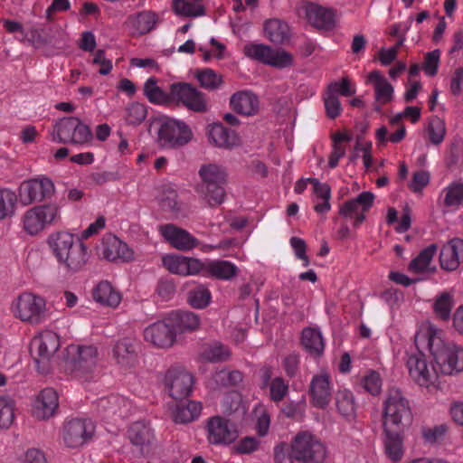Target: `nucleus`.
<instances>
[{
  "instance_id": "nucleus-46",
  "label": "nucleus",
  "mask_w": 463,
  "mask_h": 463,
  "mask_svg": "<svg viewBox=\"0 0 463 463\" xmlns=\"http://www.w3.org/2000/svg\"><path fill=\"white\" fill-rule=\"evenodd\" d=\"M436 251L437 246L435 244H431L423 249L418 256L411 261L409 270L413 273H421L428 270Z\"/></svg>"
},
{
  "instance_id": "nucleus-4",
  "label": "nucleus",
  "mask_w": 463,
  "mask_h": 463,
  "mask_svg": "<svg viewBox=\"0 0 463 463\" xmlns=\"http://www.w3.org/2000/svg\"><path fill=\"white\" fill-rule=\"evenodd\" d=\"M411 421L412 412L408 400L400 390H390L383 403V430H403Z\"/></svg>"
},
{
  "instance_id": "nucleus-47",
  "label": "nucleus",
  "mask_w": 463,
  "mask_h": 463,
  "mask_svg": "<svg viewBox=\"0 0 463 463\" xmlns=\"http://www.w3.org/2000/svg\"><path fill=\"white\" fill-rule=\"evenodd\" d=\"M173 9L178 15L185 17H199L205 14L204 7L197 3H190L187 0H174Z\"/></svg>"
},
{
  "instance_id": "nucleus-12",
  "label": "nucleus",
  "mask_w": 463,
  "mask_h": 463,
  "mask_svg": "<svg viewBox=\"0 0 463 463\" xmlns=\"http://www.w3.org/2000/svg\"><path fill=\"white\" fill-rule=\"evenodd\" d=\"M297 15L307 24L320 30H332L335 26L336 17L333 9L316 3L302 1L296 6Z\"/></svg>"
},
{
  "instance_id": "nucleus-58",
  "label": "nucleus",
  "mask_w": 463,
  "mask_h": 463,
  "mask_svg": "<svg viewBox=\"0 0 463 463\" xmlns=\"http://www.w3.org/2000/svg\"><path fill=\"white\" fill-rule=\"evenodd\" d=\"M326 93L332 94L333 96L339 94L349 97L355 93V88L351 86L350 80L347 78H343L341 80L330 83Z\"/></svg>"
},
{
  "instance_id": "nucleus-28",
  "label": "nucleus",
  "mask_w": 463,
  "mask_h": 463,
  "mask_svg": "<svg viewBox=\"0 0 463 463\" xmlns=\"http://www.w3.org/2000/svg\"><path fill=\"white\" fill-rule=\"evenodd\" d=\"M439 261L442 269L456 270L463 262V240L453 238L448 241L441 249Z\"/></svg>"
},
{
  "instance_id": "nucleus-41",
  "label": "nucleus",
  "mask_w": 463,
  "mask_h": 463,
  "mask_svg": "<svg viewBox=\"0 0 463 463\" xmlns=\"http://www.w3.org/2000/svg\"><path fill=\"white\" fill-rule=\"evenodd\" d=\"M144 95L149 102L156 105H166L171 103V87L169 93L165 92L158 85L155 77L148 78L144 83Z\"/></svg>"
},
{
  "instance_id": "nucleus-60",
  "label": "nucleus",
  "mask_w": 463,
  "mask_h": 463,
  "mask_svg": "<svg viewBox=\"0 0 463 463\" xmlns=\"http://www.w3.org/2000/svg\"><path fill=\"white\" fill-rule=\"evenodd\" d=\"M269 388V396L273 402L282 401L288 392V384L281 377L271 380Z\"/></svg>"
},
{
  "instance_id": "nucleus-8",
  "label": "nucleus",
  "mask_w": 463,
  "mask_h": 463,
  "mask_svg": "<svg viewBox=\"0 0 463 463\" xmlns=\"http://www.w3.org/2000/svg\"><path fill=\"white\" fill-rule=\"evenodd\" d=\"M52 140L58 143L84 146L92 140V132L76 117L61 118L52 132Z\"/></svg>"
},
{
  "instance_id": "nucleus-53",
  "label": "nucleus",
  "mask_w": 463,
  "mask_h": 463,
  "mask_svg": "<svg viewBox=\"0 0 463 463\" xmlns=\"http://www.w3.org/2000/svg\"><path fill=\"white\" fill-rule=\"evenodd\" d=\"M243 376L240 371H229L226 369L215 372L213 380L217 385L228 387L234 386L242 382Z\"/></svg>"
},
{
  "instance_id": "nucleus-26",
  "label": "nucleus",
  "mask_w": 463,
  "mask_h": 463,
  "mask_svg": "<svg viewBox=\"0 0 463 463\" xmlns=\"http://www.w3.org/2000/svg\"><path fill=\"white\" fill-rule=\"evenodd\" d=\"M206 135L209 143L218 148L231 149L241 144L238 134L233 130L226 128L222 123L208 125Z\"/></svg>"
},
{
  "instance_id": "nucleus-17",
  "label": "nucleus",
  "mask_w": 463,
  "mask_h": 463,
  "mask_svg": "<svg viewBox=\"0 0 463 463\" xmlns=\"http://www.w3.org/2000/svg\"><path fill=\"white\" fill-rule=\"evenodd\" d=\"M244 53L249 58L277 68H286L292 63V56L289 52L274 50L263 43L245 45Z\"/></svg>"
},
{
  "instance_id": "nucleus-5",
  "label": "nucleus",
  "mask_w": 463,
  "mask_h": 463,
  "mask_svg": "<svg viewBox=\"0 0 463 463\" xmlns=\"http://www.w3.org/2000/svg\"><path fill=\"white\" fill-rule=\"evenodd\" d=\"M11 311L14 317L31 325H40L48 317L45 298L31 292L19 294L11 304Z\"/></svg>"
},
{
  "instance_id": "nucleus-19",
  "label": "nucleus",
  "mask_w": 463,
  "mask_h": 463,
  "mask_svg": "<svg viewBox=\"0 0 463 463\" xmlns=\"http://www.w3.org/2000/svg\"><path fill=\"white\" fill-rule=\"evenodd\" d=\"M144 339L157 348L173 346L176 341V335L168 316L146 326L144 330Z\"/></svg>"
},
{
  "instance_id": "nucleus-64",
  "label": "nucleus",
  "mask_w": 463,
  "mask_h": 463,
  "mask_svg": "<svg viewBox=\"0 0 463 463\" xmlns=\"http://www.w3.org/2000/svg\"><path fill=\"white\" fill-rule=\"evenodd\" d=\"M430 182V173L425 170H419L413 173L412 179L409 184L411 191L420 192Z\"/></svg>"
},
{
  "instance_id": "nucleus-49",
  "label": "nucleus",
  "mask_w": 463,
  "mask_h": 463,
  "mask_svg": "<svg viewBox=\"0 0 463 463\" xmlns=\"http://www.w3.org/2000/svg\"><path fill=\"white\" fill-rule=\"evenodd\" d=\"M443 203L447 207H457L463 203V183L454 182L443 189Z\"/></svg>"
},
{
  "instance_id": "nucleus-56",
  "label": "nucleus",
  "mask_w": 463,
  "mask_h": 463,
  "mask_svg": "<svg viewBox=\"0 0 463 463\" xmlns=\"http://www.w3.org/2000/svg\"><path fill=\"white\" fill-rule=\"evenodd\" d=\"M383 381L380 374L375 371H369L362 378V386L372 395H377L382 391Z\"/></svg>"
},
{
  "instance_id": "nucleus-44",
  "label": "nucleus",
  "mask_w": 463,
  "mask_h": 463,
  "mask_svg": "<svg viewBox=\"0 0 463 463\" xmlns=\"http://www.w3.org/2000/svg\"><path fill=\"white\" fill-rule=\"evenodd\" d=\"M335 404L339 413L346 420H353L355 417L356 403L350 390H339L335 394Z\"/></svg>"
},
{
  "instance_id": "nucleus-21",
  "label": "nucleus",
  "mask_w": 463,
  "mask_h": 463,
  "mask_svg": "<svg viewBox=\"0 0 463 463\" xmlns=\"http://www.w3.org/2000/svg\"><path fill=\"white\" fill-rule=\"evenodd\" d=\"M110 354L115 364L122 370L134 369L139 364L137 345L130 338L117 340L111 346Z\"/></svg>"
},
{
  "instance_id": "nucleus-18",
  "label": "nucleus",
  "mask_w": 463,
  "mask_h": 463,
  "mask_svg": "<svg viewBox=\"0 0 463 463\" xmlns=\"http://www.w3.org/2000/svg\"><path fill=\"white\" fill-rule=\"evenodd\" d=\"M54 193V184L47 177L33 178L24 181L19 188L20 202L29 205L34 202H42Z\"/></svg>"
},
{
  "instance_id": "nucleus-38",
  "label": "nucleus",
  "mask_w": 463,
  "mask_h": 463,
  "mask_svg": "<svg viewBox=\"0 0 463 463\" xmlns=\"http://www.w3.org/2000/svg\"><path fill=\"white\" fill-rule=\"evenodd\" d=\"M130 442L138 447L141 450L151 444L154 439V433L148 423L145 421L134 422L128 431Z\"/></svg>"
},
{
  "instance_id": "nucleus-10",
  "label": "nucleus",
  "mask_w": 463,
  "mask_h": 463,
  "mask_svg": "<svg viewBox=\"0 0 463 463\" xmlns=\"http://www.w3.org/2000/svg\"><path fill=\"white\" fill-rule=\"evenodd\" d=\"M60 219V209L49 203L28 209L22 217L23 230L29 235H37Z\"/></svg>"
},
{
  "instance_id": "nucleus-32",
  "label": "nucleus",
  "mask_w": 463,
  "mask_h": 463,
  "mask_svg": "<svg viewBox=\"0 0 463 463\" xmlns=\"http://www.w3.org/2000/svg\"><path fill=\"white\" fill-rule=\"evenodd\" d=\"M157 22L158 16L156 13L145 10L130 15L127 24L133 35H143L154 30Z\"/></svg>"
},
{
  "instance_id": "nucleus-6",
  "label": "nucleus",
  "mask_w": 463,
  "mask_h": 463,
  "mask_svg": "<svg viewBox=\"0 0 463 463\" xmlns=\"http://www.w3.org/2000/svg\"><path fill=\"white\" fill-rule=\"evenodd\" d=\"M74 355L66 362V371L82 383L94 378V369L98 362V350L93 345L71 346Z\"/></svg>"
},
{
  "instance_id": "nucleus-24",
  "label": "nucleus",
  "mask_w": 463,
  "mask_h": 463,
  "mask_svg": "<svg viewBox=\"0 0 463 463\" xmlns=\"http://www.w3.org/2000/svg\"><path fill=\"white\" fill-rule=\"evenodd\" d=\"M332 391L333 383L328 373L323 371L312 377L309 394L316 407L326 408L331 401Z\"/></svg>"
},
{
  "instance_id": "nucleus-57",
  "label": "nucleus",
  "mask_w": 463,
  "mask_h": 463,
  "mask_svg": "<svg viewBox=\"0 0 463 463\" xmlns=\"http://www.w3.org/2000/svg\"><path fill=\"white\" fill-rule=\"evenodd\" d=\"M445 135V122L438 117L431 118L429 124V136L430 142L434 145H439L443 141Z\"/></svg>"
},
{
  "instance_id": "nucleus-29",
  "label": "nucleus",
  "mask_w": 463,
  "mask_h": 463,
  "mask_svg": "<svg viewBox=\"0 0 463 463\" xmlns=\"http://www.w3.org/2000/svg\"><path fill=\"white\" fill-rule=\"evenodd\" d=\"M102 256L109 261L128 262L134 259V252L127 243L115 236H109L103 241Z\"/></svg>"
},
{
  "instance_id": "nucleus-39",
  "label": "nucleus",
  "mask_w": 463,
  "mask_h": 463,
  "mask_svg": "<svg viewBox=\"0 0 463 463\" xmlns=\"http://www.w3.org/2000/svg\"><path fill=\"white\" fill-rule=\"evenodd\" d=\"M175 335L192 332L200 326V317L192 312H173L168 315Z\"/></svg>"
},
{
  "instance_id": "nucleus-34",
  "label": "nucleus",
  "mask_w": 463,
  "mask_h": 463,
  "mask_svg": "<svg viewBox=\"0 0 463 463\" xmlns=\"http://www.w3.org/2000/svg\"><path fill=\"white\" fill-rule=\"evenodd\" d=\"M264 36L273 43H283L290 38L288 24L279 18H270L263 24Z\"/></svg>"
},
{
  "instance_id": "nucleus-7",
  "label": "nucleus",
  "mask_w": 463,
  "mask_h": 463,
  "mask_svg": "<svg viewBox=\"0 0 463 463\" xmlns=\"http://www.w3.org/2000/svg\"><path fill=\"white\" fill-rule=\"evenodd\" d=\"M291 446L292 457L301 463H323L327 457L326 446L307 431L298 433Z\"/></svg>"
},
{
  "instance_id": "nucleus-20",
  "label": "nucleus",
  "mask_w": 463,
  "mask_h": 463,
  "mask_svg": "<svg viewBox=\"0 0 463 463\" xmlns=\"http://www.w3.org/2000/svg\"><path fill=\"white\" fill-rule=\"evenodd\" d=\"M374 194L371 192H363L355 198L345 202L339 214L345 219H352L354 228L359 227L365 219V213L372 207Z\"/></svg>"
},
{
  "instance_id": "nucleus-50",
  "label": "nucleus",
  "mask_w": 463,
  "mask_h": 463,
  "mask_svg": "<svg viewBox=\"0 0 463 463\" xmlns=\"http://www.w3.org/2000/svg\"><path fill=\"white\" fill-rule=\"evenodd\" d=\"M17 197L9 189H0V220L12 217L15 211Z\"/></svg>"
},
{
  "instance_id": "nucleus-37",
  "label": "nucleus",
  "mask_w": 463,
  "mask_h": 463,
  "mask_svg": "<svg viewBox=\"0 0 463 463\" xmlns=\"http://www.w3.org/2000/svg\"><path fill=\"white\" fill-rule=\"evenodd\" d=\"M314 210L319 215H325L331 210V188L319 180H312Z\"/></svg>"
},
{
  "instance_id": "nucleus-35",
  "label": "nucleus",
  "mask_w": 463,
  "mask_h": 463,
  "mask_svg": "<svg viewBox=\"0 0 463 463\" xmlns=\"http://www.w3.org/2000/svg\"><path fill=\"white\" fill-rule=\"evenodd\" d=\"M92 297L99 304L113 308L120 304L122 298L120 292L107 280L100 281L94 288Z\"/></svg>"
},
{
  "instance_id": "nucleus-40",
  "label": "nucleus",
  "mask_w": 463,
  "mask_h": 463,
  "mask_svg": "<svg viewBox=\"0 0 463 463\" xmlns=\"http://www.w3.org/2000/svg\"><path fill=\"white\" fill-rule=\"evenodd\" d=\"M194 377L190 373L179 372L171 380L169 393L175 399H183L192 392Z\"/></svg>"
},
{
  "instance_id": "nucleus-3",
  "label": "nucleus",
  "mask_w": 463,
  "mask_h": 463,
  "mask_svg": "<svg viewBox=\"0 0 463 463\" xmlns=\"http://www.w3.org/2000/svg\"><path fill=\"white\" fill-rule=\"evenodd\" d=\"M202 184L197 187V193L210 206L220 205L225 199L227 174L225 169L216 164L203 165L199 169Z\"/></svg>"
},
{
  "instance_id": "nucleus-31",
  "label": "nucleus",
  "mask_w": 463,
  "mask_h": 463,
  "mask_svg": "<svg viewBox=\"0 0 463 463\" xmlns=\"http://www.w3.org/2000/svg\"><path fill=\"white\" fill-rule=\"evenodd\" d=\"M98 408L108 418L113 416L126 417L131 411V402L121 395L112 394L100 398L98 402Z\"/></svg>"
},
{
  "instance_id": "nucleus-1",
  "label": "nucleus",
  "mask_w": 463,
  "mask_h": 463,
  "mask_svg": "<svg viewBox=\"0 0 463 463\" xmlns=\"http://www.w3.org/2000/svg\"><path fill=\"white\" fill-rule=\"evenodd\" d=\"M416 348L429 352L441 374H453L463 370V348L446 342L443 330L430 322L422 323L414 335Z\"/></svg>"
},
{
  "instance_id": "nucleus-45",
  "label": "nucleus",
  "mask_w": 463,
  "mask_h": 463,
  "mask_svg": "<svg viewBox=\"0 0 463 463\" xmlns=\"http://www.w3.org/2000/svg\"><path fill=\"white\" fill-rule=\"evenodd\" d=\"M302 345L311 354L319 355L324 351V341L321 332L315 328H305L302 331Z\"/></svg>"
},
{
  "instance_id": "nucleus-11",
  "label": "nucleus",
  "mask_w": 463,
  "mask_h": 463,
  "mask_svg": "<svg viewBox=\"0 0 463 463\" xmlns=\"http://www.w3.org/2000/svg\"><path fill=\"white\" fill-rule=\"evenodd\" d=\"M194 133L188 124L181 119L167 118L164 120L158 130L160 144L168 148H180L189 144Z\"/></svg>"
},
{
  "instance_id": "nucleus-59",
  "label": "nucleus",
  "mask_w": 463,
  "mask_h": 463,
  "mask_svg": "<svg viewBox=\"0 0 463 463\" xmlns=\"http://www.w3.org/2000/svg\"><path fill=\"white\" fill-rule=\"evenodd\" d=\"M451 307L452 300L449 294H442L434 303V312L442 320H448L450 317Z\"/></svg>"
},
{
  "instance_id": "nucleus-16",
  "label": "nucleus",
  "mask_w": 463,
  "mask_h": 463,
  "mask_svg": "<svg viewBox=\"0 0 463 463\" xmlns=\"http://www.w3.org/2000/svg\"><path fill=\"white\" fill-rule=\"evenodd\" d=\"M60 345V336L52 330H43L32 339L30 352L38 368L51 361Z\"/></svg>"
},
{
  "instance_id": "nucleus-61",
  "label": "nucleus",
  "mask_w": 463,
  "mask_h": 463,
  "mask_svg": "<svg viewBox=\"0 0 463 463\" xmlns=\"http://www.w3.org/2000/svg\"><path fill=\"white\" fill-rule=\"evenodd\" d=\"M440 58V51L433 50L426 53L422 70L426 75L433 77L437 74Z\"/></svg>"
},
{
  "instance_id": "nucleus-9",
  "label": "nucleus",
  "mask_w": 463,
  "mask_h": 463,
  "mask_svg": "<svg viewBox=\"0 0 463 463\" xmlns=\"http://www.w3.org/2000/svg\"><path fill=\"white\" fill-rule=\"evenodd\" d=\"M424 352L417 349V353L408 354L406 367L412 382L420 387L429 388L436 384L440 373L428 361Z\"/></svg>"
},
{
  "instance_id": "nucleus-63",
  "label": "nucleus",
  "mask_w": 463,
  "mask_h": 463,
  "mask_svg": "<svg viewBox=\"0 0 463 463\" xmlns=\"http://www.w3.org/2000/svg\"><path fill=\"white\" fill-rule=\"evenodd\" d=\"M324 104L326 109V116L334 119L337 118L342 112V106L337 96L332 94H324Z\"/></svg>"
},
{
  "instance_id": "nucleus-2",
  "label": "nucleus",
  "mask_w": 463,
  "mask_h": 463,
  "mask_svg": "<svg viewBox=\"0 0 463 463\" xmlns=\"http://www.w3.org/2000/svg\"><path fill=\"white\" fill-rule=\"evenodd\" d=\"M47 243L66 274L74 275L84 270L90 259L87 245L69 232H52L49 235Z\"/></svg>"
},
{
  "instance_id": "nucleus-54",
  "label": "nucleus",
  "mask_w": 463,
  "mask_h": 463,
  "mask_svg": "<svg viewBox=\"0 0 463 463\" xmlns=\"http://www.w3.org/2000/svg\"><path fill=\"white\" fill-rule=\"evenodd\" d=\"M196 79L200 85L207 90H216L222 84V77L211 69L198 71Z\"/></svg>"
},
{
  "instance_id": "nucleus-27",
  "label": "nucleus",
  "mask_w": 463,
  "mask_h": 463,
  "mask_svg": "<svg viewBox=\"0 0 463 463\" xmlns=\"http://www.w3.org/2000/svg\"><path fill=\"white\" fill-rule=\"evenodd\" d=\"M59 405L58 394L52 388L43 390L33 404V414L40 420H46L54 415Z\"/></svg>"
},
{
  "instance_id": "nucleus-15",
  "label": "nucleus",
  "mask_w": 463,
  "mask_h": 463,
  "mask_svg": "<svg viewBox=\"0 0 463 463\" xmlns=\"http://www.w3.org/2000/svg\"><path fill=\"white\" fill-rule=\"evenodd\" d=\"M94 432L95 425L90 420L76 418L64 423L61 438L68 448L77 449L86 444Z\"/></svg>"
},
{
  "instance_id": "nucleus-36",
  "label": "nucleus",
  "mask_w": 463,
  "mask_h": 463,
  "mask_svg": "<svg viewBox=\"0 0 463 463\" xmlns=\"http://www.w3.org/2000/svg\"><path fill=\"white\" fill-rule=\"evenodd\" d=\"M384 431V449L387 457L393 462L402 459L404 454L403 436L402 430H383Z\"/></svg>"
},
{
  "instance_id": "nucleus-62",
  "label": "nucleus",
  "mask_w": 463,
  "mask_h": 463,
  "mask_svg": "<svg viewBox=\"0 0 463 463\" xmlns=\"http://www.w3.org/2000/svg\"><path fill=\"white\" fill-rule=\"evenodd\" d=\"M241 402V396L237 392H230L226 393L221 402L222 412L231 415L233 411L238 410Z\"/></svg>"
},
{
  "instance_id": "nucleus-23",
  "label": "nucleus",
  "mask_w": 463,
  "mask_h": 463,
  "mask_svg": "<svg viewBox=\"0 0 463 463\" xmlns=\"http://www.w3.org/2000/svg\"><path fill=\"white\" fill-rule=\"evenodd\" d=\"M158 231L172 247L179 250H192L200 244L190 232L172 223L160 225Z\"/></svg>"
},
{
  "instance_id": "nucleus-25",
  "label": "nucleus",
  "mask_w": 463,
  "mask_h": 463,
  "mask_svg": "<svg viewBox=\"0 0 463 463\" xmlns=\"http://www.w3.org/2000/svg\"><path fill=\"white\" fill-rule=\"evenodd\" d=\"M365 84L373 87L376 102L375 110L380 111L382 106L392 101L394 88L380 71L374 70L369 72L365 79Z\"/></svg>"
},
{
  "instance_id": "nucleus-30",
  "label": "nucleus",
  "mask_w": 463,
  "mask_h": 463,
  "mask_svg": "<svg viewBox=\"0 0 463 463\" xmlns=\"http://www.w3.org/2000/svg\"><path fill=\"white\" fill-rule=\"evenodd\" d=\"M230 106L236 113L243 116H254L260 108L259 98L250 90H241L230 98Z\"/></svg>"
},
{
  "instance_id": "nucleus-51",
  "label": "nucleus",
  "mask_w": 463,
  "mask_h": 463,
  "mask_svg": "<svg viewBox=\"0 0 463 463\" xmlns=\"http://www.w3.org/2000/svg\"><path fill=\"white\" fill-rule=\"evenodd\" d=\"M202 356L204 360L212 363H220L227 361L231 356V352L228 347L222 344L215 343L207 346Z\"/></svg>"
},
{
  "instance_id": "nucleus-33",
  "label": "nucleus",
  "mask_w": 463,
  "mask_h": 463,
  "mask_svg": "<svg viewBox=\"0 0 463 463\" xmlns=\"http://www.w3.org/2000/svg\"><path fill=\"white\" fill-rule=\"evenodd\" d=\"M156 201L163 211L168 212L177 216L182 204L178 200L176 189L171 184H164L157 188Z\"/></svg>"
},
{
  "instance_id": "nucleus-52",
  "label": "nucleus",
  "mask_w": 463,
  "mask_h": 463,
  "mask_svg": "<svg viewBox=\"0 0 463 463\" xmlns=\"http://www.w3.org/2000/svg\"><path fill=\"white\" fill-rule=\"evenodd\" d=\"M212 295L204 286H198L191 290L188 295L189 304L195 308H203L210 304Z\"/></svg>"
},
{
  "instance_id": "nucleus-43",
  "label": "nucleus",
  "mask_w": 463,
  "mask_h": 463,
  "mask_svg": "<svg viewBox=\"0 0 463 463\" xmlns=\"http://www.w3.org/2000/svg\"><path fill=\"white\" fill-rule=\"evenodd\" d=\"M202 404L198 402L189 401L185 404H178L173 411V419L176 423H187L199 417Z\"/></svg>"
},
{
  "instance_id": "nucleus-22",
  "label": "nucleus",
  "mask_w": 463,
  "mask_h": 463,
  "mask_svg": "<svg viewBox=\"0 0 463 463\" xmlns=\"http://www.w3.org/2000/svg\"><path fill=\"white\" fill-rule=\"evenodd\" d=\"M162 263L170 273L183 277L196 276L204 269L200 260L178 254L165 255Z\"/></svg>"
},
{
  "instance_id": "nucleus-48",
  "label": "nucleus",
  "mask_w": 463,
  "mask_h": 463,
  "mask_svg": "<svg viewBox=\"0 0 463 463\" xmlns=\"http://www.w3.org/2000/svg\"><path fill=\"white\" fill-rule=\"evenodd\" d=\"M14 401L7 395L0 397V429H8L14 420Z\"/></svg>"
},
{
  "instance_id": "nucleus-14",
  "label": "nucleus",
  "mask_w": 463,
  "mask_h": 463,
  "mask_svg": "<svg viewBox=\"0 0 463 463\" xmlns=\"http://www.w3.org/2000/svg\"><path fill=\"white\" fill-rule=\"evenodd\" d=\"M207 439L213 445L227 446L239 437L237 424L230 419L215 415L210 417L206 423Z\"/></svg>"
},
{
  "instance_id": "nucleus-13",
  "label": "nucleus",
  "mask_w": 463,
  "mask_h": 463,
  "mask_svg": "<svg viewBox=\"0 0 463 463\" xmlns=\"http://www.w3.org/2000/svg\"><path fill=\"white\" fill-rule=\"evenodd\" d=\"M171 102L183 105L191 111L203 113L208 110L205 95L190 83L176 82L171 84Z\"/></svg>"
},
{
  "instance_id": "nucleus-55",
  "label": "nucleus",
  "mask_w": 463,
  "mask_h": 463,
  "mask_svg": "<svg viewBox=\"0 0 463 463\" xmlns=\"http://www.w3.org/2000/svg\"><path fill=\"white\" fill-rule=\"evenodd\" d=\"M146 117V109L138 102L130 103L125 110V120L129 125H139Z\"/></svg>"
},
{
  "instance_id": "nucleus-42",
  "label": "nucleus",
  "mask_w": 463,
  "mask_h": 463,
  "mask_svg": "<svg viewBox=\"0 0 463 463\" xmlns=\"http://www.w3.org/2000/svg\"><path fill=\"white\" fill-rule=\"evenodd\" d=\"M212 277L230 280L238 273L237 267L227 260H212L204 264V269Z\"/></svg>"
}]
</instances>
